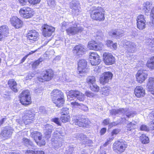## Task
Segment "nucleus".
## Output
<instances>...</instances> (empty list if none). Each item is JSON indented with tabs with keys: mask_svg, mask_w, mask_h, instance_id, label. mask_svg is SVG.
Wrapping results in <instances>:
<instances>
[{
	"mask_svg": "<svg viewBox=\"0 0 154 154\" xmlns=\"http://www.w3.org/2000/svg\"><path fill=\"white\" fill-rule=\"evenodd\" d=\"M105 11L101 6H94L89 11L91 19L93 21L103 22L105 19Z\"/></svg>",
	"mask_w": 154,
	"mask_h": 154,
	"instance_id": "f257e3e1",
	"label": "nucleus"
},
{
	"mask_svg": "<svg viewBox=\"0 0 154 154\" xmlns=\"http://www.w3.org/2000/svg\"><path fill=\"white\" fill-rule=\"evenodd\" d=\"M18 98L20 103L25 106L32 103L30 93L28 90H23L18 96Z\"/></svg>",
	"mask_w": 154,
	"mask_h": 154,
	"instance_id": "f03ea898",
	"label": "nucleus"
},
{
	"mask_svg": "<svg viewBox=\"0 0 154 154\" xmlns=\"http://www.w3.org/2000/svg\"><path fill=\"white\" fill-rule=\"evenodd\" d=\"M128 147V145L126 142L125 140H118L114 143L112 148L115 152L121 154L125 152Z\"/></svg>",
	"mask_w": 154,
	"mask_h": 154,
	"instance_id": "7ed1b4c3",
	"label": "nucleus"
},
{
	"mask_svg": "<svg viewBox=\"0 0 154 154\" xmlns=\"http://www.w3.org/2000/svg\"><path fill=\"white\" fill-rule=\"evenodd\" d=\"M54 76L53 70L48 69L43 70L41 73V76L37 77L38 80L40 82H48L52 79Z\"/></svg>",
	"mask_w": 154,
	"mask_h": 154,
	"instance_id": "20e7f679",
	"label": "nucleus"
},
{
	"mask_svg": "<svg viewBox=\"0 0 154 154\" xmlns=\"http://www.w3.org/2000/svg\"><path fill=\"white\" fill-rule=\"evenodd\" d=\"M67 97L70 101L73 100L74 98H76L80 101H83L85 99L84 95L77 90L69 91L68 93Z\"/></svg>",
	"mask_w": 154,
	"mask_h": 154,
	"instance_id": "39448f33",
	"label": "nucleus"
},
{
	"mask_svg": "<svg viewBox=\"0 0 154 154\" xmlns=\"http://www.w3.org/2000/svg\"><path fill=\"white\" fill-rule=\"evenodd\" d=\"M42 36L46 38L51 36L55 31V28L52 26L44 24L42 26Z\"/></svg>",
	"mask_w": 154,
	"mask_h": 154,
	"instance_id": "423d86ee",
	"label": "nucleus"
},
{
	"mask_svg": "<svg viewBox=\"0 0 154 154\" xmlns=\"http://www.w3.org/2000/svg\"><path fill=\"white\" fill-rule=\"evenodd\" d=\"M19 13L22 17L26 19L32 18L35 14V12L33 9L28 7L21 8Z\"/></svg>",
	"mask_w": 154,
	"mask_h": 154,
	"instance_id": "0eeeda50",
	"label": "nucleus"
},
{
	"mask_svg": "<svg viewBox=\"0 0 154 154\" xmlns=\"http://www.w3.org/2000/svg\"><path fill=\"white\" fill-rule=\"evenodd\" d=\"M40 36L39 33L35 29L28 30L26 35L27 40L32 43L38 41Z\"/></svg>",
	"mask_w": 154,
	"mask_h": 154,
	"instance_id": "6e6552de",
	"label": "nucleus"
},
{
	"mask_svg": "<svg viewBox=\"0 0 154 154\" xmlns=\"http://www.w3.org/2000/svg\"><path fill=\"white\" fill-rule=\"evenodd\" d=\"M88 61L92 65L94 66L99 65L101 61L100 55L95 52L89 53Z\"/></svg>",
	"mask_w": 154,
	"mask_h": 154,
	"instance_id": "1a4fd4ad",
	"label": "nucleus"
},
{
	"mask_svg": "<svg viewBox=\"0 0 154 154\" xmlns=\"http://www.w3.org/2000/svg\"><path fill=\"white\" fill-rule=\"evenodd\" d=\"M102 57L103 61L106 65H112L116 63V58L111 53L105 52L103 53Z\"/></svg>",
	"mask_w": 154,
	"mask_h": 154,
	"instance_id": "9d476101",
	"label": "nucleus"
},
{
	"mask_svg": "<svg viewBox=\"0 0 154 154\" xmlns=\"http://www.w3.org/2000/svg\"><path fill=\"white\" fill-rule=\"evenodd\" d=\"M77 69L79 74L87 73L88 70L87 61L84 59L79 60L78 62Z\"/></svg>",
	"mask_w": 154,
	"mask_h": 154,
	"instance_id": "9b49d317",
	"label": "nucleus"
},
{
	"mask_svg": "<svg viewBox=\"0 0 154 154\" xmlns=\"http://www.w3.org/2000/svg\"><path fill=\"white\" fill-rule=\"evenodd\" d=\"M104 47L103 44L101 42H98L92 40L88 42L87 47L90 50L94 51L102 50Z\"/></svg>",
	"mask_w": 154,
	"mask_h": 154,
	"instance_id": "f8f14e48",
	"label": "nucleus"
},
{
	"mask_svg": "<svg viewBox=\"0 0 154 154\" xmlns=\"http://www.w3.org/2000/svg\"><path fill=\"white\" fill-rule=\"evenodd\" d=\"M148 74L145 70L140 69L138 70L135 75L136 81L138 83L142 84L147 79Z\"/></svg>",
	"mask_w": 154,
	"mask_h": 154,
	"instance_id": "ddd939ff",
	"label": "nucleus"
},
{
	"mask_svg": "<svg viewBox=\"0 0 154 154\" xmlns=\"http://www.w3.org/2000/svg\"><path fill=\"white\" fill-rule=\"evenodd\" d=\"M113 75L110 72H106L103 73L99 78V82L102 85H105L108 83L112 78Z\"/></svg>",
	"mask_w": 154,
	"mask_h": 154,
	"instance_id": "4468645a",
	"label": "nucleus"
},
{
	"mask_svg": "<svg viewBox=\"0 0 154 154\" xmlns=\"http://www.w3.org/2000/svg\"><path fill=\"white\" fill-rule=\"evenodd\" d=\"M34 116L33 111L31 110H26L22 117V121L26 125L28 124L32 121Z\"/></svg>",
	"mask_w": 154,
	"mask_h": 154,
	"instance_id": "2eb2a0df",
	"label": "nucleus"
},
{
	"mask_svg": "<svg viewBox=\"0 0 154 154\" xmlns=\"http://www.w3.org/2000/svg\"><path fill=\"white\" fill-rule=\"evenodd\" d=\"M137 28L140 30H142L146 27V20L144 16L140 14L137 16L136 19Z\"/></svg>",
	"mask_w": 154,
	"mask_h": 154,
	"instance_id": "dca6fc26",
	"label": "nucleus"
},
{
	"mask_svg": "<svg viewBox=\"0 0 154 154\" xmlns=\"http://www.w3.org/2000/svg\"><path fill=\"white\" fill-rule=\"evenodd\" d=\"M61 115L60 118L62 122L66 123L70 121L71 116L69 113L68 109L63 108L62 109Z\"/></svg>",
	"mask_w": 154,
	"mask_h": 154,
	"instance_id": "f3484780",
	"label": "nucleus"
},
{
	"mask_svg": "<svg viewBox=\"0 0 154 154\" xmlns=\"http://www.w3.org/2000/svg\"><path fill=\"white\" fill-rule=\"evenodd\" d=\"M10 23L15 29L20 28L23 25V22L21 19L16 16L12 17L10 20Z\"/></svg>",
	"mask_w": 154,
	"mask_h": 154,
	"instance_id": "a211bd4d",
	"label": "nucleus"
},
{
	"mask_svg": "<svg viewBox=\"0 0 154 154\" xmlns=\"http://www.w3.org/2000/svg\"><path fill=\"white\" fill-rule=\"evenodd\" d=\"M73 123L79 127H85L88 125L89 121L86 119L80 117L74 119Z\"/></svg>",
	"mask_w": 154,
	"mask_h": 154,
	"instance_id": "6ab92c4d",
	"label": "nucleus"
},
{
	"mask_svg": "<svg viewBox=\"0 0 154 154\" xmlns=\"http://www.w3.org/2000/svg\"><path fill=\"white\" fill-rule=\"evenodd\" d=\"M69 8L72 13L79 12L81 8L80 3L78 0H72L69 3Z\"/></svg>",
	"mask_w": 154,
	"mask_h": 154,
	"instance_id": "aec40b11",
	"label": "nucleus"
},
{
	"mask_svg": "<svg viewBox=\"0 0 154 154\" xmlns=\"http://www.w3.org/2000/svg\"><path fill=\"white\" fill-rule=\"evenodd\" d=\"M75 25L76 27H70L66 29V31L67 35H75L83 31L82 27H77V24Z\"/></svg>",
	"mask_w": 154,
	"mask_h": 154,
	"instance_id": "412c9836",
	"label": "nucleus"
},
{
	"mask_svg": "<svg viewBox=\"0 0 154 154\" xmlns=\"http://www.w3.org/2000/svg\"><path fill=\"white\" fill-rule=\"evenodd\" d=\"M13 133L12 130L7 128V127H4L0 133V137L3 138L4 140H7L11 136Z\"/></svg>",
	"mask_w": 154,
	"mask_h": 154,
	"instance_id": "4be33fe9",
	"label": "nucleus"
},
{
	"mask_svg": "<svg viewBox=\"0 0 154 154\" xmlns=\"http://www.w3.org/2000/svg\"><path fill=\"white\" fill-rule=\"evenodd\" d=\"M134 93L137 97L141 98L145 96L146 91L145 89L141 86L138 85L134 89Z\"/></svg>",
	"mask_w": 154,
	"mask_h": 154,
	"instance_id": "5701e85b",
	"label": "nucleus"
},
{
	"mask_svg": "<svg viewBox=\"0 0 154 154\" xmlns=\"http://www.w3.org/2000/svg\"><path fill=\"white\" fill-rule=\"evenodd\" d=\"M9 33V29L5 25L0 26V41L7 37Z\"/></svg>",
	"mask_w": 154,
	"mask_h": 154,
	"instance_id": "b1692460",
	"label": "nucleus"
},
{
	"mask_svg": "<svg viewBox=\"0 0 154 154\" xmlns=\"http://www.w3.org/2000/svg\"><path fill=\"white\" fill-rule=\"evenodd\" d=\"M7 84L9 88L12 92L15 93L18 92L17 84L14 79H9Z\"/></svg>",
	"mask_w": 154,
	"mask_h": 154,
	"instance_id": "393cba45",
	"label": "nucleus"
},
{
	"mask_svg": "<svg viewBox=\"0 0 154 154\" xmlns=\"http://www.w3.org/2000/svg\"><path fill=\"white\" fill-rule=\"evenodd\" d=\"M72 51L78 55H79L85 54V49L83 45L81 44H79L74 47Z\"/></svg>",
	"mask_w": 154,
	"mask_h": 154,
	"instance_id": "a878e982",
	"label": "nucleus"
},
{
	"mask_svg": "<svg viewBox=\"0 0 154 154\" xmlns=\"http://www.w3.org/2000/svg\"><path fill=\"white\" fill-rule=\"evenodd\" d=\"M64 96L63 93L61 91L57 89H54L51 94V100Z\"/></svg>",
	"mask_w": 154,
	"mask_h": 154,
	"instance_id": "bb28decb",
	"label": "nucleus"
},
{
	"mask_svg": "<svg viewBox=\"0 0 154 154\" xmlns=\"http://www.w3.org/2000/svg\"><path fill=\"white\" fill-rule=\"evenodd\" d=\"M146 85L148 91L154 95V78H149Z\"/></svg>",
	"mask_w": 154,
	"mask_h": 154,
	"instance_id": "cd10ccee",
	"label": "nucleus"
},
{
	"mask_svg": "<svg viewBox=\"0 0 154 154\" xmlns=\"http://www.w3.org/2000/svg\"><path fill=\"white\" fill-rule=\"evenodd\" d=\"M20 4L22 6L26 5L28 2L31 5H35L39 4L41 0H18Z\"/></svg>",
	"mask_w": 154,
	"mask_h": 154,
	"instance_id": "c85d7f7f",
	"label": "nucleus"
},
{
	"mask_svg": "<svg viewBox=\"0 0 154 154\" xmlns=\"http://www.w3.org/2000/svg\"><path fill=\"white\" fill-rule=\"evenodd\" d=\"M152 2L149 1H147L144 4L142 11L145 15H148L149 13L150 9L152 7Z\"/></svg>",
	"mask_w": 154,
	"mask_h": 154,
	"instance_id": "c756f323",
	"label": "nucleus"
},
{
	"mask_svg": "<svg viewBox=\"0 0 154 154\" xmlns=\"http://www.w3.org/2000/svg\"><path fill=\"white\" fill-rule=\"evenodd\" d=\"M51 100L55 104L56 106L59 108L63 106L65 103L64 96Z\"/></svg>",
	"mask_w": 154,
	"mask_h": 154,
	"instance_id": "7c9ffc66",
	"label": "nucleus"
},
{
	"mask_svg": "<svg viewBox=\"0 0 154 154\" xmlns=\"http://www.w3.org/2000/svg\"><path fill=\"white\" fill-rule=\"evenodd\" d=\"M139 139L141 143L143 144H147L149 142V138L145 134H142L139 137Z\"/></svg>",
	"mask_w": 154,
	"mask_h": 154,
	"instance_id": "2f4dec72",
	"label": "nucleus"
},
{
	"mask_svg": "<svg viewBox=\"0 0 154 154\" xmlns=\"http://www.w3.org/2000/svg\"><path fill=\"white\" fill-rule=\"evenodd\" d=\"M146 66L150 69H154V56L149 59L146 64Z\"/></svg>",
	"mask_w": 154,
	"mask_h": 154,
	"instance_id": "473e14b6",
	"label": "nucleus"
},
{
	"mask_svg": "<svg viewBox=\"0 0 154 154\" xmlns=\"http://www.w3.org/2000/svg\"><path fill=\"white\" fill-rule=\"evenodd\" d=\"M31 135L32 137L34 138L35 142L36 140L38 139H40L41 137H42V135L41 133L38 131H34L32 132Z\"/></svg>",
	"mask_w": 154,
	"mask_h": 154,
	"instance_id": "72a5a7b5",
	"label": "nucleus"
},
{
	"mask_svg": "<svg viewBox=\"0 0 154 154\" xmlns=\"http://www.w3.org/2000/svg\"><path fill=\"white\" fill-rule=\"evenodd\" d=\"M96 82V78L94 76H89L88 77L86 80V83L89 85H93Z\"/></svg>",
	"mask_w": 154,
	"mask_h": 154,
	"instance_id": "f704fd0d",
	"label": "nucleus"
},
{
	"mask_svg": "<svg viewBox=\"0 0 154 154\" xmlns=\"http://www.w3.org/2000/svg\"><path fill=\"white\" fill-rule=\"evenodd\" d=\"M25 154H44V152L42 150H27L25 152Z\"/></svg>",
	"mask_w": 154,
	"mask_h": 154,
	"instance_id": "c9c22d12",
	"label": "nucleus"
},
{
	"mask_svg": "<svg viewBox=\"0 0 154 154\" xmlns=\"http://www.w3.org/2000/svg\"><path fill=\"white\" fill-rule=\"evenodd\" d=\"M89 88L90 90L94 93H97L100 90V87L96 84L90 85Z\"/></svg>",
	"mask_w": 154,
	"mask_h": 154,
	"instance_id": "e433bc0d",
	"label": "nucleus"
},
{
	"mask_svg": "<svg viewBox=\"0 0 154 154\" xmlns=\"http://www.w3.org/2000/svg\"><path fill=\"white\" fill-rule=\"evenodd\" d=\"M110 91V88L108 86H103L101 88V92L102 94L107 95Z\"/></svg>",
	"mask_w": 154,
	"mask_h": 154,
	"instance_id": "4c0bfd02",
	"label": "nucleus"
},
{
	"mask_svg": "<svg viewBox=\"0 0 154 154\" xmlns=\"http://www.w3.org/2000/svg\"><path fill=\"white\" fill-rule=\"evenodd\" d=\"M110 119L109 118H107L104 119L102 122V124L103 125L106 126L108 125V126L111 128L113 127L114 125L113 124V122L109 123Z\"/></svg>",
	"mask_w": 154,
	"mask_h": 154,
	"instance_id": "58836bf2",
	"label": "nucleus"
},
{
	"mask_svg": "<svg viewBox=\"0 0 154 154\" xmlns=\"http://www.w3.org/2000/svg\"><path fill=\"white\" fill-rule=\"evenodd\" d=\"M42 61V57H39L38 60L33 62L32 64V68H35L37 67Z\"/></svg>",
	"mask_w": 154,
	"mask_h": 154,
	"instance_id": "ea45409f",
	"label": "nucleus"
},
{
	"mask_svg": "<svg viewBox=\"0 0 154 154\" xmlns=\"http://www.w3.org/2000/svg\"><path fill=\"white\" fill-rule=\"evenodd\" d=\"M136 124L133 123L132 122H130L128 123L127 126V130L129 131L134 129L136 128Z\"/></svg>",
	"mask_w": 154,
	"mask_h": 154,
	"instance_id": "a19ab883",
	"label": "nucleus"
},
{
	"mask_svg": "<svg viewBox=\"0 0 154 154\" xmlns=\"http://www.w3.org/2000/svg\"><path fill=\"white\" fill-rule=\"evenodd\" d=\"M42 137H41V139H38L35 140V143L37 145L39 146H44L45 145L46 142L45 140L42 139Z\"/></svg>",
	"mask_w": 154,
	"mask_h": 154,
	"instance_id": "79ce46f5",
	"label": "nucleus"
},
{
	"mask_svg": "<svg viewBox=\"0 0 154 154\" xmlns=\"http://www.w3.org/2000/svg\"><path fill=\"white\" fill-rule=\"evenodd\" d=\"M125 114L126 116L128 118L133 117L135 115L134 112L131 111H126L125 112Z\"/></svg>",
	"mask_w": 154,
	"mask_h": 154,
	"instance_id": "37998d69",
	"label": "nucleus"
},
{
	"mask_svg": "<svg viewBox=\"0 0 154 154\" xmlns=\"http://www.w3.org/2000/svg\"><path fill=\"white\" fill-rule=\"evenodd\" d=\"M51 121L55 123L58 126H61V123L59 119L58 118L56 117L52 119Z\"/></svg>",
	"mask_w": 154,
	"mask_h": 154,
	"instance_id": "c03bdc74",
	"label": "nucleus"
},
{
	"mask_svg": "<svg viewBox=\"0 0 154 154\" xmlns=\"http://www.w3.org/2000/svg\"><path fill=\"white\" fill-rule=\"evenodd\" d=\"M123 109H113L112 111V115H116L119 113H121Z\"/></svg>",
	"mask_w": 154,
	"mask_h": 154,
	"instance_id": "a18cd8bd",
	"label": "nucleus"
},
{
	"mask_svg": "<svg viewBox=\"0 0 154 154\" xmlns=\"http://www.w3.org/2000/svg\"><path fill=\"white\" fill-rule=\"evenodd\" d=\"M140 130L142 131H149L148 127L146 125H142L140 127Z\"/></svg>",
	"mask_w": 154,
	"mask_h": 154,
	"instance_id": "49530a36",
	"label": "nucleus"
},
{
	"mask_svg": "<svg viewBox=\"0 0 154 154\" xmlns=\"http://www.w3.org/2000/svg\"><path fill=\"white\" fill-rule=\"evenodd\" d=\"M120 130L118 128L113 129L111 132V136L116 135L119 133Z\"/></svg>",
	"mask_w": 154,
	"mask_h": 154,
	"instance_id": "de8ad7c7",
	"label": "nucleus"
},
{
	"mask_svg": "<svg viewBox=\"0 0 154 154\" xmlns=\"http://www.w3.org/2000/svg\"><path fill=\"white\" fill-rule=\"evenodd\" d=\"M71 104L73 107H79L81 106H84L83 104L79 103L76 101L71 102Z\"/></svg>",
	"mask_w": 154,
	"mask_h": 154,
	"instance_id": "09e8293b",
	"label": "nucleus"
},
{
	"mask_svg": "<svg viewBox=\"0 0 154 154\" xmlns=\"http://www.w3.org/2000/svg\"><path fill=\"white\" fill-rule=\"evenodd\" d=\"M22 140L24 144L26 145H30L31 143V142L30 141V140L26 138H23Z\"/></svg>",
	"mask_w": 154,
	"mask_h": 154,
	"instance_id": "8fccbe9b",
	"label": "nucleus"
},
{
	"mask_svg": "<svg viewBox=\"0 0 154 154\" xmlns=\"http://www.w3.org/2000/svg\"><path fill=\"white\" fill-rule=\"evenodd\" d=\"M112 43L113 42L112 41L110 40H108L106 41V44L108 47L112 48L111 46Z\"/></svg>",
	"mask_w": 154,
	"mask_h": 154,
	"instance_id": "3c124183",
	"label": "nucleus"
},
{
	"mask_svg": "<svg viewBox=\"0 0 154 154\" xmlns=\"http://www.w3.org/2000/svg\"><path fill=\"white\" fill-rule=\"evenodd\" d=\"M106 128H102L100 131V134L102 135L104 134L106 132Z\"/></svg>",
	"mask_w": 154,
	"mask_h": 154,
	"instance_id": "603ef678",
	"label": "nucleus"
},
{
	"mask_svg": "<svg viewBox=\"0 0 154 154\" xmlns=\"http://www.w3.org/2000/svg\"><path fill=\"white\" fill-rule=\"evenodd\" d=\"M150 41L149 44V47L153 49L154 50V40H151Z\"/></svg>",
	"mask_w": 154,
	"mask_h": 154,
	"instance_id": "864d4df0",
	"label": "nucleus"
},
{
	"mask_svg": "<svg viewBox=\"0 0 154 154\" xmlns=\"http://www.w3.org/2000/svg\"><path fill=\"white\" fill-rule=\"evenodd\" d=\"M52 131V129L51 128H48L46 130L45 132L46 135H49L51 134Z\"/></svg>",
	"mask_w": 154,
	"mask_h": 154,
	"instance_id": "5fc2aeb1",
	"label": "nucleus"
},
{
	"mask_svg": "<svg viewBox=\"0 0 154 154\" xmlns=\"http://www.w3.org/2000/svg\"><path fill=\"white\" fill-rule=\"evenodd\" d=\"M85 94L88 97H93L92 93L90 91H86L85 93Z\"/></svg>",
	"mask_w": 154,
	"mask_h": 154,
	"instance_id": "6e6d98bb",
	"label": "nucleus"
},
{
	"mask_svg": "<svg viewBox=\"0 0 154 154\" xmlns=\"http://www.w3.org/2000/svg\"><path fill=\"white\" fill-rule=\"evenodd\" d=\"M149 116L150 119L154 118V109H152L151 112L149 113Z\"/></svg>",
	"mask_w": 154,
	"mask_h": 154,
	"instance_id": "4d7b16f0",
	"label": "nucleus"
},
{
	"mask_svg": "<svg viewBox=\"0 0 154 154\" xmlns=\"http://www.w3.org/2000/svg\"><path fill=\"white\" fill-rule=\"evenodd\" d=\"M150 18L154 17V7L152 8L150 14Z\"/></svg>",
	"mask_w": 154,
	"mask_h": 154,
	"instance_id": "13d9d810",
	"label": "nucleus"
},
{
	"mask_svg": "<svg viewBox=\"0 0 154 154\" xmlns=\"http://www.w3.org/2000/svg\"><path fill=\"white\" fill-rule=\"evenodd\" d=\"M151 128L152 130H154V119H153L150 122Z\"/></svg>",
	"mask_w": 154,
	"mask_h": 154,
	"instance_id": "bf43d9fd",
	"label": "nucleus"
},
{
	"mask_svg": "<svg viewBox=\"0 0 154 154\" xmlns=\"http://www.w3.org/2000/svg\"><path fill=\"white\" fill-rule=\"evenodd\" d=\"M112 48H113L114 50H116L117 48V44L116 43H112V45L111 46Z\"/></svg>",
	"mask_w": 154,
	"mask_h": 154,
	"instance_id": "052dcab7",
	"label": "nucleus"
},
{
	"mask_svg": "<svg viewBox=\"0 0 154 154\" xmlns=\"http://www.w3.org/2000/svg\"><path fill=\"white\" fill-rule=\"evenodd\" d=\"M7 119V118L6 117L2 119H1L0 120V125H1L3 124Z\"/></svg>",
	"mask_w": 154,
	"mask_h": 154,
	"instance_id": "680f3d73",
	"label": "nucleus"
},
{
	"mask_svg": "<svg viewBox=\"0 0 154 154\" xmlns=\"http://www.w3.org/2000/svg\"><path fill=\"white\" fill-rule=\"evenodd\" d=\"M37 51V49H36L34 51H31L30 52H29V53L27 54L26 55L28 57L29 55L32 54L33 53H35V52Z\"/></svg>",
	"mask_w": 154,
	"mask_h": 154,
	"instance_id": "e2e57ef3",
	"label": "nucleus"
},
{
	"mask_svg": "<svg viewBox=\"0 0 154 154\" xmlns=\"http://www.w3.org/2000/svg\"><path fill=\"white\" fill-rule=\"evenodd\" d=\"M67 26V25L65 22H63L62 23L61 28L62 29H64L65 28H66Z\"/></svg>",
	"mask_w": 154,
	"mask_h": 154,
	"instance_id": "0e129e2a",
	"label": "nucleus"
},
{
	"mask_svg": "<svg viewBox=\"0 0 154 154\" xmlns=\"http://www.w3.org/2000/svg\"><path fill=\"white\" fill-rule=\"evenodd\" d=\"M27 56L26 55L24 57L21 59V60L20 63H22L23 62H24L25 60L26 59L27 57Z\"/></svg>",
	"mask_w": 154,
	"mask_h": 154,
	"instance_id": "69168bd1",
	"label": "nucleus"
},
{
	"mask_svg": "<svg viewBox=\"0 0 154 154\" xmlns=\"http://www.w3.org/2000/svg\"><path fill=\"white\" fill-rule=\"evenodd\" d=\"M151 23L152 26H154V17L150 18Z\"/></svg>",
	"mask_w": 154,
	"mask_h": 154,
	"instance_id": "338daca9",
	"label": "nucleus"
},
{
	"mask_svg": "<svg viewBox=\"0 0 154 154\" xmlns=\"http://www.w3.org/2000/svg\"><path fill=\"white\" fill-rule=\"evenodd\" d=\"M114 139V137H112L110 138H109L108 140H107L108 141V142L110 143Z\"/></svg>",
	"mask_w": 154,
	"mask_h": 154,
	"instance_id": "774afa93",
	"label": "nucleus"
}]
</instances>
